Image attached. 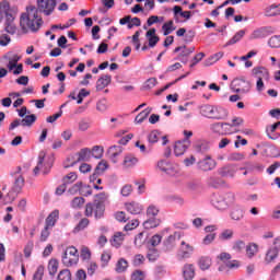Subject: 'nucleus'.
Wrapping results in <instances>:
<instances>
[{
    "instance_id": "1",
    "label": "nucleus",
    "mask_w": 280,
    "mask_h": 280,
    "mask_svg": "<svg viewBox=\"0 0 280 280\" xmlns=\"http://www.w3.org/2000/svg\"><path fill=\"white\" fill-rule=\"evenodd\" d=\"M37 8L35 5H27L26 11L23 12L20 16V27L24 34L32 32L36 34V32L40 31V27L44 25L43 16H40V12L45 14V16H49L56 10V0H36Z\"/></svg>"
},
{
    "instance_id": "2",
    "label": "nucleus",
    "mask_w": 280,
    "mask_h": 280,
    "mask_svg": "<svg viewBox=\"0 0 280 280\" xmlns=\"http://www.w3.org/2000/svg\"><path fill=\"white\" fill-rule=\"evenodd\" d=\"M210 202L218 211H228L235 205V192H225L223 195L213 194Z\"/></svg>"
},
{
    "instance_id": "3",
    "label": "nucleus",
    "mask_w": 280,
    "mask_h": 280,
    "mask_svg": "<svg viewBox=\"0 0 280 280\" xmlns=\"http://www.w3.org/2000/svg\"><path fill=\"white\" fill-rule=\"evenodd\" d=\"M200 114L208 119H215L217 121L229 117V112L224 107H218L209 104L200 107Z\"/></svg>"
},
{
    "instance_id": "4",
    "label": "nucleus",
    "mask_w": 280,
    "mask_h": 280,
    "mask_svg": "<svg viewBox=\"0 0 280 280\" xmlns=\"http://www.w3.org/2000/svg\"><path fill=\"white\" fill-rule=\"evenodd\" d=\"M46 153L45 151L39 152L37 165L34 167L33 172L35 175H47L51 172L54 165V158H48V161L45 162Z\"/></svg>"
},
{
    "instance_id": "5",
    "label": "nucleus",
    "mask_w": 280,
    "mask_h": 280,
    "mask_svg": "<svg viewBox=\"0 0 280 280\" xmlns=\"http://www.w3.org/2000/svg\"><path fill=\"white\" fill-rule=\"evenodd\" d=\"M62 264L67 267L75 266L80 259V255H78V249L74 246L68 247L62 254Z\"/></svg>"
},
{
    "instance_id": "6",
    "label": "nucleus",
    "mask_w": 280,
    "mask_h": 280,
    "mask_svg": "<svg viewBox=\"0 0 280 280\" xmlns=\"http://www.w3.org/2000/svg\"><path fill=\"white\" fill-rule=\"evenodd\" d=\"M19 9L16 7H11L10 1H0V19H12L16 18Z\"/></svg>"
},
{
    "instance_id": "7",
    "label": "nucleus",
    "mask_w": 280,
    "mask_h": 280,
    "mask_svg": "<svg viewBox=\"0 0 280 280\" xmlns=\"http://www.w3.org/2000/svg\"><path fill=\"white\" fill-rule=\"evenodd\" d=\"M231 89L234 93H242L244 95L246 93H250V82L245 79L236 78L232 81Z\"/></svg>"
},
{
    "instance_id": "8",
    "label": "nucleus",
    "mask_w": 280,
    "mask_h": 280,
    "mask_svg": "<svg viewBox=\"0 0 280 280\" xmlns=\"http://www.w3.org/2000/svg\"><path fill=\"white\" fill-rule=\"evenodd\" d=\"M35 122H36V115L34 114L26 115L22 120L21 119L13 120L9 126V130H14V128H19V126H23L24 128L25 127L30 128Z\"/></svg>"
},
{
    "instance_id": "9",
    "label": "nucleus",
    "mask_w": 280,
    "mask_h": 280,
    "mask_svg": "<svg viewBox=\"0 0 280 280\" xmlns=\"http://www.w3.org/2000/svg\"><path fill=\"white\" fill-rule=\"evenodd\" d=\"M177 60L182 61L184 65H187L189 62V56L196 51V47L191 46L187 48V46H179L174 49V54H178Z\"/></svg>"
},
{
    "instance_id": "10",
    "label": "nucleus",
    "mask_w": 280,
    "mask_h": 280,
    "mask_svg": "<svg viewBox=\"0 0 280 280\" xmlns=\"http://www.w3.org/2000/svg\"><path fill=\"white\" fill-rule=\"evenodd\" d=\"M270 34H275V28L272 26H262L256 28L249 36V40H257L259 38H266V36H270Z\"/></svg>"
},
{
    "instance_id": "11",
    "label": "nucleus",
    "mask_w": 280,
    "mask_h": 280,
    "mask_svg": "<svg viewBox=\"0 0 280 280\" xmlns=\"http://www.w3.org/2000/svg\"><path fill=\"white\" fill-rule=\"evenodd\" d=\"M108 201V194L106 192H100L95 195L94 202L97 203V215H102L106 211V202Z\"/></svg>"
},
{
    "instance_id": "12",
    "label": "nucleus",
    "mask_w": 280,
    "mask_h": 280,
    "mask_svg": "<svg viewBox=\"0 0 280 280\" xmlns=\"http://www.w3.org/2000/svg\"><path fill=\"white\" fill-rule=\"evenodd\" d=\"M180 237H183V233L180 232H174V234L166 237L163 241L164 250H174V248L176 247V240H180Z\"/></svg>"
},
{
    "instance_id": "13",
    "label": "nucleus",
    "mask_w": 280,
    "mask_h": 280,
    "mask_svg": "<svg viewBox=\"0 0 280 280\" xmlns=\"http://www.w3.org/2000/svg\"><path fill=\"white\" fill-rule=\"evenodd\" d=\"M194 246L190 245L189 243L182 241L179 245V256L182 259H189L191 255H194Z\"/></svg>"
},
{
    "instance_id": "14",
    "label": "nucleus",
    "mask_w": 280,
    "mask_h": 280,
    "mask_svg": "<svg viewBox=\"0 0 280 280\" xmlns=\"http://www.w3.org/2000/svg\"><path fill=\"white\" fill-rule=\"evenodd\" d=\"M215 160L211 159V155L198 162V167L202 170V172H211V170H215Z\"/></svg>"
},
{
    "instance_id": "15",
    "label": "nucleus",
    "mask_w": 280,
    "mask_h": 280,
    "mask_svg": "<svg viewBox=\"0 0 280 280\" xmlns=\"http://www.w3.org/2000/svg\"><path fill=\"white\" fill-rule=\"evenodd\" d=\"M208 185L213 189H223V187H229L226 180L220 176H210L208 178Z\"/></svg>"
},
{
    "instance_id": "16",
    "label": "nucleus",
    "mask_w": 280,
    "mask_h": 280,
    "mask_svg": "<svg viewBox=\"0 0 280 280\" xmlns=\"http://www.w3.org/2000/svg\"><path fill=\"white\" fill-rule=\"evenodd\" d=\"M85 215H86V218H92L94 215V218L96 220H100V219L104 218V212H102L101 215L97 214V203H96V201H94V202L86 203Z\"/></svg>"
},
{
    "instance_id": "17",
    "label": "nucleus",
    "mask_w": 280,
    "mask_h": 280,
    "mask_svg": "<svg viewBox=\"0 0 280 280\" xmlns=\"http://www.w3.org/2000/svg\"><path fill=\"white\" fill-rule=\"evenodd\" d=\"M125 207L128 213H131V215H139L143 212V205L136 201L125 203Z\"/></svg>"
},
{
    "instance_id": "18",
    "label": "nucleus",
    "mask_w": 280,
    "mask_h": 280,
    "mask_svg": "<svg viewBox=\"0 0 280 280\" xmlns=\"http://www.w3.org/2000/svg\"><path fill=\"white\" fill-rule=\"evenodd\" d=\"M252 73L257 80H270V72L265 67H255L253 68Z\"/></svg>"
},
{
    "instance_id": "19",
    "label": "nucleus",
    "mask_w": 280,
    "mask_h": 280,
    "mask_svg": "<svg viewBox=\"0 0 280 280\" xmlns=\"http://www.w3.org/2000/svg\"><path fill=\"white\" fill-rule=\"evenodd\" d=\"M279 258V252L273 246H270L265 254V264H275Z\"/></svg>"
},
{
    "instance_id": "20",
    "label": "nucleus",
    "mask_w": 280,
    "mask_h": 280,
    "mask_svg": "<svg viewBox=\"0 0 280 280\" xmlns=\"http://www.w3.org/2000/svg\"><path fill=\"white\" fill-rule=\"evenodd\" d=\"M110 82H113V77L110 74H103L96 81V91H104V89H106Z\"/></svg>"
},
{
    "instance_id": "21",
    "label": "nucleus",
    "mask_w": 280,
    "mask_h": 280,
    "mask_svg": "<svg viewBox=\"0 0 280 280\" xmlns=\"http://www.w3.org/2000/svg\"><path fill=\"white\" fill-rule=\"evenodd\" d=\"M60 218V211L59 210H54L45 221V226L54 229L56 226V223L58 222Z\"/></svg>"
},
{
    "instance_id": "22",
    "label": "nucleus",
    "mask_w": 280,
    "mask_h": 280,
    "mask_svg": "<svg viewBox=\"0 0 280 280\" xmlns=\"http://www.w3.org/2000/svg\"><path fill=\"white\" fill-rule=\"evenodd\" d=\"M183 277L185 280H191L196 277V267L191 264H186L183 267Z\"/></svg>"
},
{
    "instance_id": "23",
    "label": "nucleus",
    "mask_w": 280,
    "mask_h": 280,
    "mask_svg": "<svg viewBox=\"0 0 280 280\" xmlns=\"http://www.w3.org/2000/svg\"><path fill=\"white\" fill-rule=\"evenodd\" d=\"M145 36L149 40V47H156L158 43L161 40V38L156 36V28H150L145 33Z\"/></svg>"
},
{
    "instance_id": "24",
    "label": "nucleus",
    "mask_w": 280,
    "mask_h": 280,
    "mask_svg": "<svg viewBox=\"0 0 280 280\" xmlns=\"http://www.w3.org/2000/svg\"><path fill=\"white\" fill-rule=\"evenodd\" d=\"M231 220H235L236 222H240V220H244V209H242L240 206H233L231 212H230Z\"/></svg>"
},
{
    "instance_id": "25",
    "label": "nucleus",
    "mask_w": 280,
    "mask_h": 280,
    "mask_svg": "<svg viewBox=\"0 0 280 280\" xmlns=\"http://www.w3.org/2000/svg\"><path fill=\"white\" fill-rule=\"evenodd\" d=\"M75 162L80 163V161H91V149L83 148L78 153H75Z\"/></svg>"
},
{
    "instance_id": "26",
    "label": "nucleus",
    "mask_w": 280,
    "mask_h": 280,
    "mask_svg": "<svg viewBox=\"0 0 280 280\" xmlns=\"http://www.w3.org/2000/svg\"><path fill=\"white\" fill-rule=\"evenodd\" d=\"M189 145H191V144H188L184 141L176 142L175 147H174L175 156H183V154H185V152H187V149L189 148Z\"/></svg>"
},
{
    "instance_id": "27",
    "label": "nucleus",
    "mask_w": 280,
    "mask_h": 280,
    "mask_svg": "<svg viewBox=\"0 0 280 280\" xmlns=\"http://www.w3.org/2000/svg\"><path fill=\"white\" fill-rule=\"evenodd\" d=\"M124 152V148L120 145H113L108 149V154L113 163H117V158Z\"/></svg>"
},
{
    "instance_id": "28",
    "label": "nucleus",
    "mask_w": 280,
    "mask_h": 280,
    "mask_svg": "<svg viewBox=\"0 0 280 280\" xmlns=\"http://www.w3.org/2000/svg\"><path fill=\"white\" fill-rule=\"evenodd\" d=\"M16 18H8L5 21H4V30L8 34H11V35H14L16 34V24H14V20Z\"/></svg>"
},
{
    "instance_id": "29",
    "label": "nucleus",
    "mask_w": 280,
    "mask_h": 280,
    "mask_svg": "<svg viewBox=\"0 0 280 280\" xmlns=\"http://www.w3.org/2000/svg\"><path fill=\"white\" fill-rule=\"evenodd\" d=\"M244 36H246V31L241 30L236 32L235 35L229 42H226L224 47H231V45H236V43H240V40H242Z\"/></svg>"
},
{
    "instance_id": "30",
    "label": "nucleus",
    "mask_w": 280,
    "mask_h": 280,
    "mask_svg": "<svg viewBox=\"0 0 280 280\" xmlns=\"http://www.w3.org/2000/svg\"><path fill=\"white\" fill-rule=\"evenodd\" d=\"M160 224H161V219L156 217H149V219L143 222V226L147 230L156 229V226H160Z\"/></svg>"
},
{
    "instance_id": "31",
    "label": "nucleus",
    "mask_w": 280,
    "mask_h": 280,
    "mask_svg": "<svg viewBox=\"0 0 280 280\" xmlns=\"http://www.w3.org/2000/svg\"><path fill=\"white\" fill-rule=\"evenodd\" d=\"M265 16H280V4H271L265 9Z\"/></svg>"
},
{
    "instance_id": "32",
    "label": "nucleus",
    "mask_w": 280,
    "mask_h": 280,
    "mask_svg": "<svg viewBox=\"0 0 280 280\" xmlns=\"http://www.w3.org/2000/svg\"><path fill=\"white\" fill-rule=\"evenodd\" d=\"M211 257L209 256H202L199 258L198 260V266L200 268V270H209V268H211Z\"/></svg>"
},
{
    "instance_id": "33",
    "label": "nucleus",
    "mask_w": 280,
    "mask_h": 280,
    "mask_svg": "<svg viewBox=\"0 0 280 280\" xmlns=\"http://www.w3.org/2000/svg\"><path fill=\"white\" fill-rule=\"evenodd\" d=\"M246 249V256L249 259H253L254 256L257 255V253L259 252V246L255 243H249L247 246H245Z\"/></svg>"
},
{
    "instance_id": "34",
    "label": "nucleus",
    "mask_w": 280,
    "mask_h": 280,
    "mask_svg": "<svg viewBox=\"0 0 280 280\" xmlns=\"http://www.w3.org/2000/svg\"><path fill=\"white\" fill-rule=\"evenodd\" d=\"M145 242H148V232H140L138 235H136L135 246L138 248H141Z\"/></svg>"
},
{
    "instance_id": "35",
    "label": "nucleus",
    "mask_w": 280,
    "mask_h": 280,
    "mask_svg": "<svg viewBox=\"0 0 280 280\" xmlns=\"http://www.w3.org/2000/svg\"><path fill=\"white\" fill-rule=\"evenodd\" d=\"M124 237H125L124 233L116 232L113 238L110 240L112 246H115V248H119V246L124 244Z\"/></svg>"
},
{
    "instance_id": "36",
    "label": "nucleus",
    "mask_w": 280,
    "mask_h": 280,
    "mask_svg": "<svg viewBox=\"0 0 280 280\" xmlns=\"http://www.w3.org/2000/svg\"><path fill=\"white\" fill-rule=\"evenodd\" d=\"M25 186V178L23 176H19L14 178V184H13V191L15 194H20L21 189Z\"/></svg>"
},
{
    "instance_id": "37",
    "label": "nucleus",
    "mask_w": 280,
    "mask_h": 280,
    "mask_svg": "<svg viewBox=\"0 0 280 280\" xmlns=\"http://www.w3.org/2000/svg\"><path fill=\"white\" fill-rule=\"evenodd\" d=\"M107 170H108V162H106L105 160H102L95 167L93 176H100V174H104Z\"/></svg>"
},
{
    "instance_id": "38",
    "label": "nucleus",
    "mask_w": 280,
    "mask_h": 280,
    "mask_svg": "<svg viewBox=\"0 0 280 280\" xmlns=\"http://www.w3.org/2000/svg\"><path fill=\"white\" fill-rule=\"evenodd\" d=\"M159 257H161V253L159 252V249H156V247H149L147 253V259H149V261H156Z\"/></svg>"
},
{
    "instance_id": "39",
    "label": "nucleus",
    "mask_w": 280,
    "mask_h": 280,
    "mask_svg": "<svg viewBox=\"0 0 280 280\" xmlns=\"http://www.w3.org/2000/svg\"><path fill=\"white\" fill-rule=\"evenodd\" d=\"M152 113V108L148 107L144 110H142L139 115L136 116L135 122L136 124H143L145 119H148V116Z\"/></svg>"
},
{
    "instance_id": "40",
    "label": "nucleus",
    "mask_w": 280,
    "mask_h": 280,
    "mask_svg": "<svg viewBox=\"0 0 280 280\" xmlns=\"http://www.w3.org/2000/svg\"><path fill=\"white\" fill-rule=\"evenodd\" d=\"M137 163H139V159H137L135 155L129 154L125 156L124 160V167H135V165H137Z\"/></svg>"
},
{
    "instance_id": "41",
    "label": "nucleus",
    "mask_w": 280,
    "mask_h": 280,
    "mask_svg": "<svg viewBox=\"0 0 280 280\" xmlns=\"http://www.w3.org/2000/svg\"><path fill=\"white\" fill-rule=\"evenodd\" d=\"M162 30L164 36H170V34H172L174 30H176V27H174V21L170 20L168 22L164 23L162 25Z\"/></svg>"
},
{
    "instance_id": "42",
    "label": "nucleus",
    "mask_w": 280,
    "mask_h": 280,
    "mask_svg": "<svg viewBox=\"0 0 280 280\" xmlns=\"http://www.w3.org/2000/svg\"><path fill=\"white\" fill-rule=\"evenodd\" d=\"M115 270L118 273L126 272V270H128V260L120 258L116 264Z\"/></svg>"
},
{
    "instance_id": "43",
    "label": "nucleus",
    "mask_w": 280,
    "mask_h": 280,
    "mask_svg": "<svg viewBox=\"0 0 280 280\" xmlns=\"http://www.w3.org/2000/svg\"><path fill=\"white\" fill-rule=\"evenodd\" d=\"M8 60V69L12 71V69H16V65L19 63V60H21V56L14 54L11 57H9Z\"/></svg>"
},
{
    "instance_id": "44",
    "label": "nucleus",
    "mask_w": 280,
    "mask_h": 280,
    "mask_svg": "<svg viewBox=\"0 0 280 280\" xmlns=\"http://www.w3.org/2000/svg\"><path fill=\"white\" fill-rule=\"evenodd\" d=\"M56 272H58V260L50 259L48 262V273L51 277H56Z\"/></svg>"
},
{
    "instance_id": "45",
    "label": "nucleus",
    "mask_w": 280,
    "mask_h": 280,
    "mask_svg": "<svg viewBox=\"0 0 280 280\" xmlns=\"http://www.w3.org/2000/svg\"><path fill=\"white\" fill-rule=\"evenodd\" d=\"M269 47L271 49H279L280 48V35H273L268 40Z\"/></svg>"
},
{
    "instance_id": "46",
    "label": "nucleus",
    "mask_w": 280,
    "mask_h": 280,
    "mask_svg": "<svg viewBox=\"0 0 280 280\" xmlns=\"http://www.w3.org/2000/svg\"><path fill=\"white\" fill-rule=\"evenodd\" d=\"M161 210L159 209V207L154 206V205H150L147 208V217L148 218H156L159 215V212Z\"/></svg>"
},
{
    "instance_id": "47",
    "label": "nucleus",
    "mask_w": 280,
    "mask_h": 280,
    "mask_svg": "<svg viewBox=\"0 0 280 280\" xmlns=\"http://www.w3.org/2000/svg\"><path fill=\"white\" fill-rule=\"evenodd\" d=\"M91 156H93L94 159H102V156H104V148L100 145L93 147L91 151Z\"/></svg>"
},
{
    "instance_id": "48",
    "label": "nucleus",
    "mask_w": 280,
    "mask_h": 280,
    "mask_svg": "<svg viewBox=\"0 0 280 280\" xmlns=\"http://www.w3.org/2000/svg\"><path fill=\"white\" fill-rule=\"evenodd\" d=\"M84 202L85 200L83 197H75L71 201V207L72 209H82V207H84Z\"/></svg>"
},
{
    "instance_id": "49",
    "label": "nucleus",
    "mask_w": 280,
    "mask_h": 280,
    "mask_svg": "<svg viewBox=\"0 0 280 280\" xmlns=\"http://www.w3.org/2000/svg\"><path fill=\"white\" fill-rule=\"evenodd\" d=\"M90 221L86 218L81 219L78 225L74 228V233H80V231H84L86 226H89Z\"/></svg>"
},
{
    "instance_id": "50",
    "label": "nucleus",
    "mask_w": 280,
    "mask_h": 280,
    "mask_svg": "<svg viewBox=\"0 0 280 280\" xmlns=\"http://www.w3.org/2000/svg\"><path fill=\"white\" fill-rule=\"evenodd\" d=\"M96 110H100V113H106V110H108V101H106V98L98 101L96 104Z\"/></svg>"
},
{
    "instance_id": "51",
    "label": "nucleus",
    "mask_w": 280,
    "mask_h": 280,
    "mask_svg": "<svg viewBox=\"0 0 280 280\" xmlns=\"http://www.w3.org/2000/svg\"><path fill=\"white\" fill-rule=\"evenodd\" d=\"M57 280H72L71 271L69 269L61 270L57 276Z\"/></svg>"
},
{
    "instance_id": "52",
    "label": "nucleus",
    "mask_w": 280,
    "mask_h": 280,
    "mask_svg": "<svg viewBox=\"0 0 280 280\" xmlns=\"http://www.w3.org/2000/svg\"><path fill=\"white\" fill-rule=\"evenodd\" d=\"M44 275H45V267L38 266L33 276V280H43Z\"/></svg>"
},
{
    "instance_id": "53",
    "label": "nucleus",
    "mask_w": 280,
    "mask_h": 280,
    "mask_svg": "<svg viewBox=\"0 0 280 280\" xmlns=\"http://www.w3.org/2000/svg\"><path fill=\"white\" fill-rule=\"evenodd\" d=\"M91 95V92L86 91V89H81L78 94L77 104H82L84 102V97H89Z\"/></svg>"
},
{
    "instance_id": "54",
    "label": "nucleus",
    "mask_w": 280,
    "mask_h": 280,
    "mask_svg": "<svg viewBox=\"0 0 280 280\" xmlns=\"http://www.w3.org/2000/svg\"><path fill=\"white\" fill-rule=\"evenodd\" d=\"M162 240H163V236H161L160 234L153 235L150 240V244H151L152 248H156V246H159V244H161Z\"/></svg>"
},
{
    "instance_id": "55",
    "label": "nucleus",
    "mask_w": 280,
    "mask_h": 280,
    "mask_svg": "<svg viewBox=\"0 0 280 280\" xmlns=\"http://www.w3.org/2000/svg\"><path fill=\"white\" fill-rule=\"evenodd\" d=\"M244 248H246V243L244 241H236L233 244V250H235V253H242Z\"/></svg>"
},
{
    "instance_id": "56",
    "label": "nucleus",
    "mask_w": 280,
    "mask_h": 280,
    "mask_svg": "<svg viewBox=\"0 0 280 280\" xmlns=\"http://www.w3.org/2000/svg\"><path fill=\"white\" fill-rule=\"evenodd\" d=\"M224 57V52L223 51H219V52H215L214 55H212L209 60H210V63H207V67H209V65H213L215 62H218V60H221V58Z\"/></svg>"
},
{
    "instance_id": "57",
    "label": "nucleus",
    "mask_w": 280,
    "mask_h": 280,
    "mask_svg": "<svg viewBox=\"0 0 280 280\" xmlns=\"http://www.w3.org/2000/svg\"><path fill=\"white\" fill-rule=\"evenodd\" d=\"M149 143H158L159 142V130H153L148 136Z\"/></svg>"
},
{
    "instance_id": "58",
    "label": "nucleus",
    "mask_w": 280,
    "mask_h": 280,
    "mask_svg": "<svg viewBox=\"0 0 280 280\" xmlns=\"http://www.w3.org/2000/svg\"><path fill=\"white\" fill-rule=\"evenodd\" d=\"M141 26V19L139 18H130L128 30H132V27H140Z\"/></svg>"
},
{
    "instance_id": "59",
    "label": "nucleus",
    "mask_w": 280,
    "mask_h": 280,
    "mask_svg": "<svg viewBox=\"0 0 280 280\" xmlns=\"http://www.w3.org/2000/svg\"><path fill=\"white\" fill-rule=\"evenodd\" d=\"M80 195L85 197L92 196L93 189L91 188L90 185L81 186Z\"/></svg>"
},
{
    "instance_id": "60",
    "label": "nucleus",
    "mask_w": 280,
    "mask_h": 280,
    "mask_svg": "<svg viewBox=\"0 0 280 280\" xmlns=\"http://www.w3.org/2000/svg\"><path fill=\"white\" fill-rule=\"evenodd\" d=\"M93 170V166L91 164L82 163L79 167V172L81 174H91V171Z\"/></svg>"
},
{
    "instance_id": "61",
    "label": "nucleus",
    "mask_w": 280,
    "mask_h": 280,
    "mask_svg": "<svg viewBox=\"0 0 280 280\" xmlns=\"http://www.w3.org/2000/svg\"><path fill=\"white\" fill-rule=\"evenodd\" d=\"M145 279V273L141 270H136L131 275V280H143Z\"/></svg>"
},
{
    "instance_id": "62",
    "label": "nucleus",
    "mask_w": 280,
    "mask_h": 280,
    "mask_svg": "<svg viewBox=\"0 0 280 280\" xmlns=\"http://www.w3.org/2000/svg\"><path fill=\"white\" fill-rule=\"evenodd\" d=\"M139 226V220H132L131 222L127 223L125 225V231H133V229H137Z\"/></svg>"
},
{
    "instance_id": "63",
    "label": "nucleus",
    "mask_w": 280,
    "mask_h": 280,
    "mask_svg": "<svg viewBox=\"0 0 280 280\" xmlns=\"http://www.w3.org/2000/svg\"><path fill=\"white\" fill-rule=\"evenodd\" d=\"M213 240H215V233H210L205 236V238L202 240V244L205 246H209V244H211Z\"/></svg>"
},
{
    "instance_id": "64",
    "label": "nucleus",
    "mask_w": 280,
    "mask_h": 280,
    "mask_svg": "<svg viewBox=\"0 0 280 280\" xmlns=\"http://www.w3.org/2000/svg\"><path fill=\"white\" fill-rule=\"evenodd\" d=\"M73 280H86V271L83 269H79L75 275Z\"/></svg>"
}]
</instances>
